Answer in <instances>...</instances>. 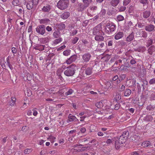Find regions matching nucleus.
<instances>
[{
  "label": "nucleus",
  "mask_w": 155,
  "mask_h": 155,
  "mask_svg": "<svg viewBox=\"0 0 155 155\" xmlns=\"http://www.w3.org/2000/svg\"><path fill=\"white\" fill-rule=\"evenodd\" d=\"M115 141V147L117 149H119L120 147V145L125 143L126 140V137H124L123 136H120L119 138L115 137L114 138Z\"/></svg>",
  "instance_id": "f257e3e1"
},
{
  "label": "nucleus",
  "mask_w": 155,
  "mask_h": 155,
  "mask_svg": "<svg viewBox=\"0 0 155 155\" xmlns=\"http://www.w3.org/2000/svg\"><path fill=\"white\" fill-rule=\"evenodd\" d=\"M104 30L106 33L110 34L112 32L115 30L116 26L113 23H107L106 25L104 27Z\"/></svg>",
  "instance_id": "f03ea898"
},
{
  "label": "nucleus",
  "mask_w": 155,
  "mask_h": 155,
  "mask_svg": "<svg viewBox=\"0 0 155 155\" xmlns=\"http://www.w3.org/2000/svg\"><path fill=\"white\" fill-rule=\"evenodd\" d=\"M75 65H71L69 67L67 68L64 71V74L67 76H71L73 75L75 73Z\"/></svg>",
  "instance_id": "7ed1b4c3"
},
{
  "label": "nucleus",
  "mask_w": 155,
  "mask_h": 155,
  "mask_svg": "<svg viewBox=\"0 0 155 155\" xmlns=\"http://www.w3.org/2000/svg\"><path fill=\"white\" fill-rule=\"evenodd\" d=\"M68 0H60L57 3V6L60 9L64 10L68 7Z\"/></svg>",
  "instance_id": "20e7f679"
},
{
  "label": "nucleus",
  "mask_w": 155,
  "mask_h": 155,
  "mask_svg": "<svg viewBox=\"0 0 155 155\" xmlns=\"http://www.w3.org/2000/svg\"><path fill=\"white\" fill-rule=\"evenodd\" d=\"M91 56L88 53L84 54L82 56V61L84 63H86L89 61Z\"/></svg>",
  "instance_id": "39448f33"
},
{
  "label": "nucleus",
  "mask_w": 155,
  "mask_h": 155,
  "mask_svg": "<svg viewBox=\"0 0 155 155\" xmlns=\"http://www.w3.org/2000/svg\"><path fill=\"white\" fill-rule=\"evenodd\" d=\"M45 26L44 25L38 26L36 28V31L39 34L43 35L45 33Z\"/></svg>",
  "instance_id": "423d86ee"
},
{
  "label": "nucleus",
  "mask_w": 155,
  "mask_h": 155,
  "mask_svg": "<svg viewBox=\"0 0 155 155\" xmlns=\"http://www.w3.org/2000/svg\"><path fill=\"white\" fill-rule=\"evenodd\" d=\"M102 30V25L99 24L96 26L94 28L93 31V34L94 35H96L98 34L99 31Z\"/></svg>",
  "instance_id": "0eeeda50"
},
{
  "label": "nucleus",
  "mask_w": 155,
  "mask_h": 155,
  "mask_svg": "<svg viewBox=\"0 0 155 155\" xmlns=\"http://www.w3.org/2000/svg\"><path fill=\"white\" fill-rule=\"evenodd\" d=\"M107 100L105 99L102 100L101 101L97 102L96 104V106L98 108H102L107 103Z\"/></svg>",
  "instance_id": "6e6552de"
},
{
  "label": "nucleus",
  "mask_w": 155,
  "mask_h": 155,
  "mask_svg": "<svg viewBox=\"0 0 155 155\" xmlns=\"http://www.w3.org/2000/svg\"><path fill=\"white\" fill-rule=\"evenodd\" d=\"M78 120V119L75 116H72L71 115V114H70L68 115L67 122L68 123H69L73 121H76Z\"/></svg>",
  "instance_id": "1a4fd4ad"
},
{
  "label": "nucleus",
  "mask_w": 155,
  "mask_h": 155,
  "mask_svg": "<svg viewBox=\"0 0 155 155\" xmlns=\"http://www.w3.org/2000/svg\"><path fill=\"white\" fill-rule=\"evenodd\" d=\"M154 26L152 25H150L146 26L145 30L148 31H151L154 29Z\"/></svg>",
  "instance_id": "9d476101"
},
{
  "label": "nucleus",
  "mask_w": 155,
  "mask_h": 155,
  "mask_svg": "<svg viewBox=\"0 0 155 155\" xmlns=\"http://www.w3.org/2000/svg\"><path fill=\"white\" fill-rule=\"evenodd\" d=\"M123 36V33L122 32H119L116 33L115 35V39L116 40H118L121 38Z\"/></svg>",
  "instance_id": "9b49d317"
},
{
  "label": "nucleus",
  "mask_w": 155,
  "mask_h": 155,
  "mask_svg": "<svg viewBox=\"0 0 155 155\" xmlns=\"http://www.w3.org/2000/svg\"><path fill=\"white\" fill-rule=\"evenodd\" d=\"M120 0H112L110 2V5L113 7L117 6L120 2Z\"/></svg>",
  "instance_id": "f8f14e48"
},
{
  "label": "nucleus",
  "mask_w": 155,
  "mask_h": 155,
  "mask_svg": "<svg viewBox=\"0 0 155 155\" xmlns=\"http://www.w3.org/2000/svg\"><path fill=\"white\" fill-rule=\"evenodd\" d=\"M70 16L69 12H67L62 13L61 15V18L64 19H65L68 18Z\"/></svg>",
  "instance_id": "ddd939ff"
},
{
  "label": "nucleus",
  "mask_w": 155,
  "mask_h": 155,
  "mask_svg": "<svg viewBox=\"0 0 155 155\" xmlns=\"http://www.w3.org/2000/svg\"><path fill=\"white\" fill-rule=\"evenodd\" d=\"M104 38L100 35H96L95 37V39L96 41H104Z\"/></svg>",
  "instance_id": "4468645a"
},
{
  "label": "nucleus",
  "mask_w": 155,
  "mask_h": 155,
  "mask_svg": "<svg viewBox=\"0 0 155 155\" xmlns=\"http://www.w3.org/2000/svg\"><path fill=\"white\" fill-rule=\"evenodd\" d=\"M138 33L140 35H141L144 38H146L147 37V33L145 31H143L140 30L138 31Z\"/></svg>",
  "instance_id": "2eb2a0df"
},
{
  "label": "nucleus",
  "mask_w": 155,
  "mask_h": 155,
  "mask_svg": "<svg viewBox=\"0 0 155 155\" xmlns=\"http://www.w3.org/2000/svg\"><path fill=\"white\" fill-rule=\"evenodd\" d=\"M51 9V6L49 5H48L44 6L42 8V10L43 12H48Z\"/></svg>",
  "instance_id": "dca6fc26"
},
{
  "label": "nucleus",
  "mask_w": 155,
  "mask_h": 155,
  "mask_svg": "<svg viewBox=\"0 0 155 155\" xmlns=\"http://www.w3.org/2000/svg\"><path fill=\"white\" fill-rule=\"evenodd\" d=\"M126 75L125 74H122L119 76V79L117 80V84H119L120 82V81H122L124 79L126 78Z\"/></svg>",
  "instance_id": "f3484780"
},
{
  "label": "nucleus",
  "mask_w": 155,
  "mask_h": 155,
  "mask_svg": "<svg viewBox=\"0 0 155 155\" xmlns=\"http://www.w3.org/2000/svg\"><path fill=\"white\" fill-rule=\"evenodd\" d=\"M134 38V34L133 32L131 33L126 38V41L128 42L132 41Z\"/></svg>",
  "instance_id": "a211bd4d"
},
{
  "label": "nucleus",
  "mask_w": 155,
  "mask_h": 155,
  "mask_svg": "<svg viewBox=\"0 0 155 155\" xmlns=\"http://www.w3.org/2000/svg\"><path fill=\"white\" fill-rule=\"evenodd\" d=\"M150 145L151 143L150 141H146L143 142V143L141 144V145L143 147H148Z\"/></svg>",
  "instance_id": "6ab92c4d"
},
{
  "label": "nucleus",
  "mask_w": 155,
  "mask_h": 155,
  "mask_svg": "<svg viewBox=\"0 0 155 155\" xmlns=\"http://www.w3.org/2000/svg\"><path fill=\"white\" fill-rule=\"evenodd\" d=\"M133 26L132 22L130 21L126 25L125 28L127 30H129L130 28H132Z\"/></svg>",
  "instance_id": "aec40b11"
},
{
  "label": "nucleus",
  "mask_w": 155,
  "mask_h": 155,
  "mask_svg": "<svg viewBox=\"0 0 155 155\" xmlns=\"http://www.w3.org/2000/svg\"><path fill=\"white\" fill-rule=\"evenodd\" d=\"M60 35V32L58 31H55L53 33V36L55 38L59 37Z\"/></svg>",
  "instance_id": "412c9836"
},
{
  "label": "nucleus",
  "mask_w": 155,
  "mask_h": 155,
  "mask_svg": "<svg viewBox=\"0 0 155 155\" xmlns=\"http://www.w3.org/2000/svg\"><path fill=\"white\" fill-rule=\"evenodd\" d=\"M11 101L9 102V104L10 106H12L15 104L16 100L15 98L14 97H11Z\"/></svg>",
  "instance_id": "4be33fe9"
},
{
  "label": "nucleus",
  "mask_w": 155,
  "mask_h": 155,
  "mask_svg": "<svg viewBox=\"0 0 155 155\" xmlns=\"http://www.w3.org/2000/svg\"><path fill=\"white\" fill-rule=\"evenodd\" d=\"M150 13L149 11H146L143 12V16L144 18H147L150 16Z\"/></svg>",
  "instance_id": "5701e85b"
},
{
  "label": "nucleus",
  "mask_w": 155,
  "mask_h": 155,
  "mask_svg": "<svg viewBox=\"0 0 155 155\" xmlns=\"http://www.w3.org/2000/svg\"><path fill=\"white\" fill-rule=\"evenodd\" d=\"M155 47L153 46H150L148 49V52L150 54H152L155 51Z\"/></svg>",
  "instance_id": "b1692460"
},
{
  "label": "nucleus",
  "mask_w": 155,
  "mask_h": 155,
  "mask_svg": "<svg viewBox=\"0 0 155 155\" xmlns=\"http://www.w3.org/2000/svg\"><path fill=\"white\" fill-rule=\"evenodd\" d=\"M47 139L51 142L53 143L55 141L56 138L52 135H50L48 137Z\"/></svg>",
  "instance_id": "393cba45"
},
{
  "label": "nucleus",
  "mask_w": 155,
  "mask_h": 155,
  "mask_svg": "<svg viewBox=\"0 0 155 155\" xmlns=\"http://www.w3.org/2000/svg\"><path fill=\"white\" fill-rule=\"evenodd\" d=\"M62 41V38H61L59 37L58 38L54 40L53 43L55 45H57L59 43L61 42Z\"/></svg>",
  "instance_id": "a878e982"
},
{
  "label": "nucleus",
  "mask_w": 155,
  "mask_h": 155,
  "mask_svg": "<svg viewBox=\"0 0 155 155\" xmlns=\"http://www.w3.org/2000/svg\"><path fill=\"white\" fill-rule=\"evenodd\" d=\"M131 91L129 89H126L124 92V95L125 96H128L131 93Z\"/></svg>",
  "instance_id": "bb28decb"
},
{
  "label": "nucleus",
  "mask_w": 155,
  "mask_h": 155,
  "mask_svg": "<svg viewBox=\"0 0 155 155\" xmlns=\"http://www.w3.org/2000/svg\"><path fill=\"white\" fill-rule=\"evenodd\" d=\"M83 2L87 6H88L92 2V0H83Z\"/></svg>",
  "instance_id": "cd10ccee"
},
{
  "label": "nucleus",
  "mask_w": 155,
  "mask_h": 155,
  "mask_svg": "<svg viewBox=\"0 0 155 155\" xmlns=\"http://www.w3.org/2000/svg\"><path fill=\"white\" fill-rule=\"evenodd\" d=\"M33 5L31 2H28L27 5V8L29 10L31 9L33 7Z\"/></svg>",
  "instance_id": "c85d7f7f"
},
{
  "label": "nucleus",
  "mask_w": 155,
  "mask_h": 155,
  "mask_svg": "<svg viewBox=\"0 0 155 155\" xmlns=\"http://www.w3.org/2000/svg\"><path fill=\"white\" fill-rule=\"evenodd\" d=\"M124 19V17L121 15H118L117 17V20L118 21H121Z\"/></svg>",
  "instance_id": "c756f323"
},
{
  "label": "nucleus",
  "mask_w": 155,
  "mask_h": 155,
  "mask_svg": "<svg viewBox=\"0 0 155 155\" xmlns=\"http://www.w3.org/2000/svg\"><path fill=\"white\" fill-rule=\"evenodd\" d=\"M91 73L92 70L91 68H88L86 69L85 71V73L86 75H90L91 74Z\"/></svg>",
  "instance_id": "7c9ffc66"
},
{
  "label": "nucleus",
  "mask_w": 155,
  "mask_h": 155,
  "mask_svg": "<svg viewBox=\"0 0 155 155\" xmlns=\"http://www.w3.org/2000/svg\"><path fill=\"white\" fill-rule=\"evenodd\" d=\"M139 1L143 6H147L148 4V0H139Z\"/></svg>",
  "instance_id": "2f4dec72"
},
{
  "label": "nucleus",
  "mask_w": 155,
  "mask_h": 155,
  "mask_svg": "<svg viewBox=\"0 0 155 155\" xmlns=\"http://www.w3.org/2000/svg\"><path fill=\"white\" fill-rule=\"evenodd\" d=\"M129 135V133L128 131H125L123 132L122 135H121L123 136L124 137L126 138V139H127Z\"/></svg>",
  "instance_id": "473e14b6"
},
{
  "label": "nucleus",
  "mask_w": 155,
  "mask_h": 155,
  "mask_svg": "<svg viewBox=\"0 0 155 155\" xmlns=\"http://www.w3.org/2000/svg\"><path fill=\"white\" fill-rule=\"evenodd\" d=\"M58 28L60 29H62L65 27V25L64 24H59L57 25Z\"/></svg>",
  "instance_id": "72a5a7b5"
},
{
  "label": "nucleus",
  "mask_w": 155,
  "mask_h": 155,
  "mask_svg": "<svg viewBox=\"0 0 155 155\" xmlns=\"http://www.w3.org/2000/svg\"><path fill=\"white\" fill-rule=\"evenodd\" d=\"M71 50H67L64 51L63 52V54L66 56L70 55V54Z\"/></svg>",
  "instance_id": "f704fd0d"
},
{
  "label": "nucleus",
  "mask_w": 155,
  "mask_h": 155,
  "mask_svg": "<svg viewBox=\"0 0 155 155\" xmlns=\"http://www.w3.org/2000/svg\"><path fill=\"white\" fill-rule=\"evenodd\" d=\"M62 72V71L61 69H58L57 71V74L59 76V77L60 78L61 80H62L63 79L62 78L61 75V73Z\"/></svg>",
  "instance_id": "c9c22d12"
},
{
  "label": "nucleus",
  "mask_w": 155,
  "mask_h": 155,
  "mask_svg": "<svg viewBox=\"0 0 155 155\" xmlns=\"http://www.w3.org/2000/svg\"><path fill=\"white\" fill-rule=\"evenodd\" d=\"M131 0H124L123 4L124 6H126L130 2Z\"/></svg>",
  "instance_id": "e433bc0d"
},
{
  "label": "nucleus",
  "mask_w": 155,
  "mask_h": 155,
  "mask_svg": "<svg viewBox=\"0 0 155 155\" xmlns=\"http://www.w3.org/2000/svg\"><path fill=\"white\" fill-rule=\"evenodd\" d=\"M69 58L73 62L76 59L77 56L76 55H74L71 56Z\"/></svg>",
  "instance_id": "4c0bfd02"
},
{
  "label": "nucleus",
  "mask_w": 155,
  "mask_h": 155,
  "mask_svg": "<svg viewBox=\"0 0 155 155\" xmlns=\"http://www.w3.org/2000/svg\"><path fill=\"white\" fill-rule=\"evenodd\" d=\"M126 9V7L125 6H121L118 9L119 11L120 12H122L124 11Z\"/></svg>",
  "instance_id": "58836bf2"
},
{
  "label": "nucleus",
  "mask_w": 155,
  "mask_h": 155,
  "mask_svg": "<svg viewBox=\"0 0 155 155\" xmlns=\"http://www.w3.org/2000/svg\"><path fill=\"white\" fill-rule=\"evenodd\" d=\"M79 40V38L78 37H75L72 40V43L73 44H76Z\"/></svg>",
  "instance_id": "ea45409f"
},
{
  "label": "nucleus",
  "mask_w": 155,
  "mask_h": 155,
  "mask_svg": "<svg viewBox=\"0 0 155 155\" xmlns=\"http://www.w3.org/2000/svg\"><path fill=\"white\" fill-rule=\"evenodd\" d=\"M32 150L31 149L27 148L25 149L24 150V153L25 154H28L31 152Z\"/></svg>",
  "instance_id": "a19ab883"
},
{
  "label": "nucleus",
  "mask_w": 155,
  "mask_h": 155,
  "mask_svg": "<svg viewBox=\"0 0 155 155\" xmlns=\"http://www.w3.org/2000/svg\"><path fill=\"white\" fill-rule=\"evenodd\" d=\"M152 40L150 38H149V39L147 41V47L149 46L150 45H152Z\"/></svg>",
  "instance_id": "79ce46f5"
},
{
  "label": "nucleus",
  "mask_w": 155,
  "mask_h": 155,
  "mask_svg": "<svg viewBox=\"0 0 155 155\" xmlns=\"http://www.w3.org/2000/svg\"><path fill=\"white\" fill-rule=\"evenodd\" d=\"M73 91L71 89H70L68 90V91H67L65 93V95L66 96L70 95L72 93Z\"/></svg>",
  "instance_id": "37998d69"
},
{
  "label": "nucleus",
  "mask_w": 155,
  "mask_h": 155,
  "mask_svg": "<svg viewBox=\"0 0 155 155\" xmlns=\"http://www.w3.org/2000/svg\"><path fill=\"white\" fill-rule=\"evenodd\" d=\"M77 33V31L76 30H73L71 31L70 32V34L71 35H74Z\"/></svg>",
  "instance_id": "c03bdc74"
},
{
  "label": "nucleus",
  "mask_w": 155,
  "mask_h": 155,
  "mask_svg": "<svg viewBox=\"0 0 155 155\" xmlns=\"http://www.w3.org/2000/svg\"><path fill=\"white\" fill-rule=\"evenodd\" d=\"M12 4L14 5L17 6L18 5L19 2L18 0H14L12 2Z\"/></svg>",
  "instance_id": "a18cd8bd"
},
{
  "label": "nucleus",
  "mask_w": 155,
  "mask_h": 155,
  "mask_svg": "<svg viewBox=\"0 0 155 155\" xmlns=\"http://www.w3.org/2000/svg\"><path fill=\"white\" fill-rule=\"evenodd\" d=\"M149 83L150 84H155V78H153L150 79L149 81Z\"/></svg>",
  "instance_id": "49530a36"
},
{
  "label": "nucleus",
  "mask_w": 155,
  "mask_h": 155,
  "mask_svg": "<svg viewBox=\"0 0 155 155\" xmlns=\"http://www.w3.org/2000/svg\"><path fill=\"white\" fill-rule=\"evenodd\" d=\"M104 46V43L103 42H101L98 44L97 46L99 48H102Z\"/></svg>",
  "instance_id": "de8ad7c7"
},
{
  "label": "nucleus",
  "mask_w": 155,
  "mask_h": 155,
  "mask_svg": "<svg viewBox=\"0 0 155 155\" xmlns=\"http://www.w3.org/2000/svg\"><path fill=\"white\" fill-rule=\"evenodd\" d=\"M121 98V96L120 94H117L116 96V100L117 101H119Z\"/></svg>",
  "instance_id": "09e8293b"
},
{
  "label": "nucleus",
  "mask_w": 155,
  "mask_h": 155,
  "mask_svg": "<svg viewBox=\"0 0 155 155\" xmlns=\"http://www.w3.org/2000/svg\"><path fill=\"white\" fill-rule=\"evenodd\" d=\"M90 8L91 10L93 11H94L96 10L97 9V7L96 6H93L90 7Z\"/></svg>",
  "instance_id": "8fccbe9b"
},
{
  "label": "nucleus",
  "mask_w": 155,
  "mask_h": 155,
  "mask_svg": "<svg viewBox=\"0 0 155 155\" xmlns=\"http://www.w3.org/2000/svg\"><path fill=\"white\" fill-rule=\"evenodd\" d=\"M12 51L13 54H16L17 52V50L15 48L12 47Z\"/></svg>",
  "instance_id": "3c124183"
},
{
  "label": "nucleus",
  "mask_w": 155,
  "mask_h": 155,
  "mask_svg": "<svg viewBox=\"0 0 155 155\" xmlns=\"http://www.w3.org/2000/svg\"><path fill=\"white\" fill-rule=\"evenodd\" d=\"M38 0H32V2H31L34 5H35L38 4Z\"/></svg>",
  "instance_id": "603ef678"
},
{
  "label": "nucleus",
  "mask_w": 155,
  "mask_h": 155,
  "mask_svg": "<svg viewBox=\"0 0 155 155\" xmlns=\"http://www.w3.org/2000/svg\"><path fill=\"white\" fill-rule=\"evenodd\" d=\"M65 47H66V46L64 45L62 46H61L59 48H58L57 50L58 51H60V50H62V49L65 48Z\"/></svg>",
  "instance_id": "864d4df0"
},
{
  "label": "nucleus",
  "mask_w": 155,
  "mask_h": 155,
  "mask_svg": "<svg viewBox=\"0 0 155 155\" xmlns=\"http://www.w3.org/2000/svg\"><path fill=\"white\" fill-rule=\"evenodd\" d=\"M66 63L67 64H69L72 63V62L70 58H69L66 61Z\"/></svg>",
  "instance_id": "5fc2aeb1"
},
{
  "label": "nucleus",
  "mask_w": 155,
  "mask_h": 155,
  "mask_svg": "<svg viewBox=\"0 0 155 155\" xmlns=\"http://www.w3.org/2000/svg\"><path fill=\"white\" fill-rule=\"evenodd\" d=\"M45 141L43 140H40L38 142V144L40 145H42V144H43L44 142H45Z\"/></svg>",
  "instance_id": "6e6d98bb"
},
{
  "label": "nucleus",
  "mask_w": 155,
  "mask_h": 155,
  "mask_svg": "<svg viewBox=\"0 0 155 155\" xmlns=\"http://www.w3.org/2000/svg\"><path fill=\"white\" fill-rule=\"evenodd\" d=\"M119 79L118 76V75H116L113 77L112 80L113 81H116V80H117L118 79Z\"/></svg>",
  "instance_id": "4d7b16f0"
},
{
  "label": "nucleus",
  "mask_w": 155,
  "mask_h": 155,
  "mask_svg": "<svg viewBox=\"0 0 155 155\" xmlns=\"http://www.w3.org/2000/svg\"><path fill=\"white\" fill-rule=\"evenodd\" d=\"M46 30L48 31H50L52 30V28L51 27L48 26L46 28Z\"/></svg>",
  "instance_id": "13d9d810"
},
{
  "label": "nucleus",
  "mask_w": 155,
  "mask_h": 155,
  "mask_svg": "<svg viewBox=\"0 0 155 155\" xmlns=\"http://www.w3.org/2000/svg\"><path fill=\"white\" fill-rule=\"evenodd\" d=\"M33 110V115L34 116H36L38 114L37 111L34 109Z\"/></svg>",
  "instance_id": "bf43d9fd"
},
{
  "label": "nucleus",
  "mask_w": 155,
  "mask_h": 155,
  "mask_svg": "<svg viewBox=\"0 0 155 155\" xmlns=\"http://www.w3.org/2000/svg\"><path fill=\"white\" fill-rule=\"evenodd\" d=\"M86 130L85 128L82 127L81 129V131L82 133H84L86 131Z\"/></svg>",
  "instance_id": "052dcab7"
},
{
  "label": "nucleus",
  "mask_w": 155,
  "mask_h": 155,
  "mask_svg": "<svg viewBox=\"0 0 155 155\" xmlns=\"http://www.w3.org/2000/svg\"><path fill=\"white\" fill-rule=\"evenodd\" d=\"M126 69V67L124 65H122V66H121L120 68V69L121 70H124Z\"/></svg>",
  "instance_id": "680f3d73"
},
{
  "label": "nucleus",
  "mask_w": 155,
  "mask_h": 155,
  "mask_svg": "<svg viewBox=\"0 0 155 155\" xmlns=\"http://www.w3.org/2000/svg\"><path fill=\"white\" fill-rule=\"evenodd\" d=\"M136 63V61L134 59H132L130 61V63L132 64H134Z\"/></svg>",
  "instance_id": "e2e57ef3"
},
{
  "label": "nucleus",
  "mask_w": 155,
  "mask_h": 155,
  "mask_svg": "<svg viewBox=\"0 0 155 155\" xmlns=\"http://www.w3.org/2000/svg\"><path fill=\"white\" fill-rule=\"evenodd\" d=\"M64 142V140L63 139H60L59 140V143L61 144H63Z\"/></svg>",
  "instance_id": "0e129e2a"
},
{
  "label": "nucleus",
  "mask_w": 155,
  "mask_h": 155,
  "mask_svg": "<svg viewBox=\"0 0 155 155\" xmlns=\"http://www.w3.org/2000/svg\"><path fill=\"white\" fill-rule=\"evenodd\" d=\"M113 41H109L108 43V46H111L112 45Z\"/></svg>",
  "instance_id": "69168bd1"
},
{
  "label": "nucleus",
  "mask_w": 155,
  "mask_h": 155,
  "mask_svg": "<svg viewBox=\"0 0 155 155\" xmlns=\"http://www.w3.org/2000/svg\"><path fill=\"white\" fill-rule=\"evenodd\" d=\"M125 88V87L124 86V85H122L121 87L120 88V91H123L124 90Z\"/></svg>",
  "instance_id": "338daca9"
},
{
  "label": "nucleus",
  "mask_w": 155,
  "mask_h": 155,
  "mask_svg": "<svg viewBox=\"0 0 155 155\" xmlns=\"http://www.w3.org/2000/svg\"><path fill=\"white\" fill-rule=\"evenodd\" d=\"M97 135L99 136H102L104 135V134L101 132H99L98 133Z\"/></svg>",
  "instance_id": "774afa93"
}]
</instances>
